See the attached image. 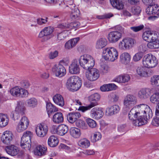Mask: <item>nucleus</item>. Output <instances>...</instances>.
Instances as JSON below:
<instances>
[{"label": "nucleus", "instance_id": "obj_59", "mask_svg": "<svg viewBox=\"0 0 159 159\" xmlns=\"http://www.w3.org/2000/svg\"><path fill=\"white\" fill-rule=\"evenodd\" d=\"M143 53L141 52H138L134 56L133 60L135 61H137L140 60L142 57Z\"/></svg>", "mask_w": 159, "mask_h": 159}, {"label": "nucleus", "instance_id": "obj_9", "mask_svg": "<svg viewBox=\"0 0 159 159\" xmlns=\"http://www.w3.org/2000/svg\"><path fill=\"white\" fill-rule=\"evenodd\" d=\"M54 30V28L51 26L45 27L39 33V38L41 39L42 42L47 41L51 38V35Z\"/></svg>", "mask_w": 159, "mask_h": 159}, {"label": "nucleus", "instance_id": "obj_26", "mask_svg": "<svg viewBox=\"0 0 159 159\" xmlns=\"http://www.w3.org/2000/svg\"><path fill=\"white\" fill-rule=\"evenodd\" d=\"M54 102L57 105L63 107L64 105V101L62 96L59 94H56L52 98Z\"/></svg>", "mask_w": 159, "mask_h": 159}, {"label": "nucleus", "instance_id": "obj_39", "mask_svg": "<svg viewBox=\"0 0 159 159\" xmlns=\"http://www.w3.org/2000/svg\"><path fill=\"white\" fill-rule=\"evenodd\" d=\"M46 109L48 114L58 111V108L51 103H48L47 104Z\"/></svg>", "mask_w": 159, "mask_h": 159}, {"label": "nucleus", "instance_id": "obj_17", "mask_svg": "<svg viewBox=\"0 0 159 159\" xmlns=\"http://www.w3.org/2000/svg\"><path fill=\"white\" fill-rule=\"evenodd\" d=\"M90 115L92 118L98 120L103 116L104 113L102 109L96 107L91 110Z\"/></svg>", "mask_w": 159, "mask_h": 159}, {"label": "nucleus", "instance_id": "obj_42", "mask_svg": "<svg viewBox=\"0 0 159 159\" xmlns=\"http://www.w3.org/2000/svg\"><path fill=\"white\" fill-rule=\"evenodd\" d=\"M151 30H148L144 32L142 34L143 39L147 42H149L151 41Z\"/></svg>", "mask_w": 159, "mask_h": 159}, {"label": "nucleus", "instance_id": "obj_40", "mask_svg": "<svg viewBox=\"0 0 159 159\" xmlns=\"http://www.w3.org/2000/svg\"><path fill=\"white\" fill-rule=\"evenodd\" d=\"M97 102H91L87 106H80L79 108V110L81 111L82 112H84L86 111L89 110L92 108L98 105Z\"/></svg>", "mask_w": 159, "mask_h": 159}, {"label": "nucleus", "instance_id": "obj_16", "mask_svg": "<svg viewBox=\"0 0 159 159\" xmlns=\"http://www.w3.org/2000/svg\"><path fill=\"white\" fill-rule=\"evenodd\" d=\"M148 7L146 9V13L148 15H155L159 12V6L155 4L153 1L149 4Z\"/></svg>", "mask_w": 159, "mask_h": 159}, {"label": "nucleus", "instance_id": "obj_35", "mask_svg": "<svg viewBox=\"0 0 159 159\" xmlns=\"http://www.w3.org/2000/svg\"><path fill=\"white\" fill-rule=\"evenodd\" d=\"M78 144L80 147L84 148H88L90 145V142L86 138L80 139L78 142Z\"/></svg>", "mask_w": 159, "mask_h": 159}, {"label": "nucleus", "instance_id": "obj_53", "mask_svg": "<svg viewBox=\"0 0 159 159\" xmlns=\"http://www.w3.org/2000/svg\"><path fill=\"white\" fill-rule=\"evenodd\" d=\"M151 41H155L159 38V33L156 31L151 30Z\"/></svg>", "mask_w": 159, "mask_h": 159}, {"label": "nucleus", "instance_id": "obj_52", "mask_svg": "<svg viewBox=\"0 0 159 159\" xmlns=\"http://www.w3.org/2000/svg\"><path fill=\"white\" fill-rule=\"evenodd\" d=\"M147 44L148 47L151 49L157 48H159V44H157L156 41H151Z\"/></svg>", "mask_w": 159, "mask_h": 159}, {"label": "nucleus", "instance_id": "obj_34", "mask_svg": "<svg viewBox=\"0 0 159 159\" xmlns=\"http://www.w3.org/2000/svg\"><path fill=\"white\" fill-rule=\"evenodd\" d=\"M69 132L70 135L74 138H79L81 134L80 130L76 127H71L70 129Z\"/></svg>", "mask_w": 159, "mask_h": 159}, {"label": "nucleus", "instance_id": "obj_1", "mask_svg": "<svg viewBox=\"0 0 159 159\" xmlns=\"http://www.w3.org/2000/svg\"><path fill=\"white\" fill-rule=\"evenodd\" d=\"M128 116L129 120L133 121V124L136 126H140L148 122L147 118L144 117V116L139 115L134 107L130 111Z\"/></svg>", "mask_w": 159, "mask_h": 159}, {"label": "nucleus", "instance_id": "obj_3", "mask_svg": "<svg viewBox=\"0 0 159 159\" xmlns=\"http://www.w3.org/2000/svg\"><path fill=\"white\" fill-rule=\"evenodd\" d=\"M79 61L80 66L85 70L93 67L95 64L94 58L92 56L88 54L81 56L79 58Z\"/></svg>", "mask_w": 159, "mask_h": 159}, {"label": "nucleus", "instance_id": "obj_12", "mask_svg": "<svg viewBox=\"0 0 159 159\" xmlns=\"http://www.w3.org/2000/svg\"><path fill=\"white\" fill-rule=\"evenodd\" d=\"M86 77L89 81H93L97 80L100 76L99 70L96 68H90L86 69Z\"/></svg>", "mask_w": 159, "mask_h": 159}, {"label": "nucleus", "instance_id": "obj_46", "mask_svg": "<svg viewBox=\"0 0 159 159\" xmlns=\"http://www.w3.org/2000/svg\"><path fill=\"white\" fill-rule=\"evenodd\" d=\"M25 107L23 105L21 102H19L16 107V108L15 110L16 111L20 113V115H23L24 114V111Z\"/></svg>", "mask_w": 159, "mask_h": 159}, {"label": "nucleus", "instance_id": "obj_28", "mask_svg": "<svg viewBox=\"0 0 159 159\" xmlns=\"http://www.w3.org/2000/svg\"><path fill=\"white\" fill-rule=\"evenodd\" d=\"M52 121L56 124L62 123L64 121V117L62 114L61 112L55 113L52 116Z\"/></svg>", "mask_w": 159, "mask_h": 159}, {"label": "nucleus", "instance_id": "obj_24", "mask_svg": "<svg viewBox=\"0 0 159 159\" xmlns=\"http://www.w3.org/2000/svg\"><path fill=\"white\" fill-rule=\"evenodd\" d=\"M80 116V114L79 112H70L67 115V118L70 123H73L75 122H76L77 119Z\"/></svg>", "mask_w": 159, "mask_h": 159}, {"label": "nucleus", "instance_id": "obj_63", "mask_svg": "<svg viewBox=\"0 0 159 159\" xmlns=\"http://www.w3.org/2000/svg\"><path fill=\"white\" fill-rule=\"evenodd\" d=\"M20 113L16 111V110L13 112L11 115V117L13 118L14 120H17L20 117Z\"/></svg>", "mask_w": 159, "mask_h": 159}, {"label": "nucleus", "instance_id": "obj_62", "mask_svg": "<svg viewBox=\"0 0 159 159\" xmlns=\"http://www.w3.org/2000/svg\"><path fill=\"white\" fill-rule=\"evenodd\" d=\"M58 52L57 50L53 52H51L49 55V58L51 59H53L58 56Z\"/></svg>", "mask_w": 159, "mask_h": 159}, {"label": "nucleus", "instance_id": "obj_2", "mask_svg": "<svg viewBox=\"0 0 159 159\" xmlns=\"http://www.w3.org/2000/svg\"><path fill=\"white\" fill-rule=\"evenodd\" d=\"M66 85L67 88L70 91H77L81 86V80L77 76H72L67 79Z\"/></svg>", "mask_w": 159, "mask_h": 159}, {"label": "nucleus", "instance_id": "obj_21", "mask_svg": "<svg viewBox=\"0 0 159 159\" xmlns=\"http://www.w3.org/2000/svg\"><path fill=\"white\" fill-rule=\"evenodd\" d=\"M47 148L43 145H39L36 146L34 150L35 155L42 156L44 155L47 152Z\"/></svg>", "mask_w": 159, "mask_h": 159}, {"label": "nucleus", "instance_id": "obj_18", "mask_svg": "<svg viewBox=\"0 0 159 159\" xmlns=\"http://www.w3.org/2000/svg\"><path fill=\"white\" fill-rule=\"evenodd\" d=\"M13 138V135L12 132L9 131H5L1 137V140L2 142L6 144L11 143Z\"/></svg>", "mask_w": 159, "mask_h": 159}, {"label": "nucleus", "instance_id": "obj_44", "mask_svg": "<svg viewBox=\"0 0 159 159\" xmlns=\"http://www.w3.org/2000/svg\"><path fill=\"white\" fill-rule=\"evenodd\" d=\"M112 2H113V3H112V2H110L113 7L118 10L121 9L123 8V4L121 2H119L118 0H115Z\"/></svg>", "mask_w": 159, "mask_h": 159}, {"label": "nucleus", "instance_id": "obj_29", "mask_svg": "<svg viewBox=\"0 0 159 159\" xmlns=\"http://www.w3.org/2000/svg\"><path fill=\"white\" fill-rule=\"evenodd\" d=\"M107 42L106 39L101 38L98 39L96 43L95 47L97 49L102 48L107 44Z\"/></svg>", "mask_w": 159, "mask_h": 159}, {"label": "nucleus", "instance_id": "obj_11", "mask_svg": "<svg viewBox=\"0 0 159 159\" xmlns=\"http://www.w3.org/2000/svg\"><path fill=\"white\" fill-rule=\"evenodd\" d=\"M136 41L134 39L125 38L119 42V47L121 50L129 49L133 47Z\"/></svg>", "mask_w": 159, "mask_h": 159}, {"label": "nucleus", "instance_id": "obj_6", "mask_svg": "<svg viewBox=\"0 0 159 159\" xmlns=\"http://www.w3.org/2000/svg\"><path fill=\"white\" fill-rule=\"evenodd\" d=\"M134 107L136 108V110L140 115H142V114H144V117L147 118V121L152 117V111L147 105L143 104H140L135 106Z\"/></svg>", "mask_w": 159, "mask_h": 159}, {"label": "nucleus", "instance_id": "obj_38", "mask_svg": "<svg viewBox=\"0 0 159 159\" xmlns=\"http://www.w3.org/2000/svg\"><path fill=\"white\" fill-rule=\"evenodd\" d=\"M26 104L30 107L34 108L38 104L37 100L34 98H31L26 100Z\"/></svg>", "mask_w": 159, "mask_h": 159}, {"label": "nucleus", "instance_id": "obj_43", "mask_svg": "<svg viewBox=\"0 0 159 159\" xmlns=\"http://www.w3.org/2000/svg\"><path fill=\"white\" fill-rule=\"evenodd\" d=\"M112 2H113V3H112V2H110L113 7L118 10L121 9L123 8V4L121 2H119L118 0H115Z\"/></svg>", "mask_w": 159, "mask_h": 159}, {"label": "nucleus", "instance_id": "obj_22", "mask_svg": "<svg viewBox=\"0 0 159 159\" xmlns=\"http://www.w3.org/2000/svg\"><path fill=\"white\" fill-rule=\"evenodd\" d=\"M120 110L118 105H115L107 108L106 110V115L107 116H111L118 113Z\"/></svg>", "mask_w": 159, "mask_h": 159}, {"label": "nucleus", "instance_id": "obj_27", "mask_svg": "<svg viewBox=\"0 0 159 159\" xmlns=\"http://www.w3.org/2000/svg\"><path fill=\"white\" fill-rule=\"evenodd\" d=\"M6 152L12 156H15L17 154L19 151L18 148L14 145H11L7 146L5 148Z\"/></svg>", "mask_w": 159, "mask_h": 159}, {"label": "nucleus", "instance_id": "obj_8", "mask_svg": "<svg viewBox=\"0 0 159 159\" xmlns=\"http://www.w3.org/2000/svg\"><path fill=\"white\" fill-rule=\"evenodd\" d=\"M116 28L118 31H113L110 32L107 36V39L111 43H115L117 42L122 37L124 28L121 26H117Z\"/></svg>", "mask_w": 159, "mask_h": 159}, {"label": "nucleus", "instance_id": "obj_51", "mask_svg": "<svg viewBox=\"0 0 159 159\" xmlns=\"http://www.w3.org/2000/svg\"><path fill=\"white\" fill-rule=\"evenodd\" d=\"M86 122L89 126L91 128H95L97 126L96 121L91 119L88 118L87 119Z\"/></svg>", "mask_w": 159, "mask_h": 159}, {"label": "nucleus", "instance_id": "obj_7", "mask_svg": "<svg viewBox=\"0 0 159 159\" xmlns=\"http://www.w3.org/2000/svg\"><path fill=\"white\" fill-rule=\"evenodd\" d=\"M33 136V133L30 131H27L24 132L20 142V146L22 148L30 149L31 147V139Z\"/></svg>", "mask_w": 159, "mask_h": 159}, {"label": "nucleus", "instance_id": "obj_25", "mask_svg": "<svg viewBox=\"0 0 159 159\" xmlns=\"http://www.w3.org/2000/svg\"><path fill=\"white\" fill-rule=\"evenodd\" d=\"M129 75L127 74H124L120 75L117 76L114 80L118 83H125L127 82L130 79Z\"/></svg>", "mask_w": 159, "mask_h": 159}, {"label": "nucleus", "instance_id": "obj_15", "mask_svg": "<svg viewBox=\"0 0 159 159\" xmlns=\"http://www.w3.org/2000/svg\"><path fill=\"white\" fill-rule=\"evenodd\" d=\"M52 71L56 76L61 77L66 74V70L64 66L59 64L57 66H54L52 68Z\"/></svg>", "mask_w": 159, "mask_h": 159}, {"label": "nucleus", "instance_id": "obj_54", "mask_svg": "<svg viewBox=\"0 0 159 159\" xmlns=\"http://www.w3.org/2000/svg\"><path fill=\"white\" fill-rule=\"evenodd\" d=\"M141 9L139 6H134L131 8V12L134 15H139L140 13Z\"/></svg>", "mask_w": 159, "mask_h": 159}, {"label": "nucleus", "instance_id": "obj_47", "mask_svg": "<svg viewBox=\"0 0 159 159\" xmlns=\"http://www.w3.org/2000/svg\"><path fill=\"white\" fill-rule=\"evenodd\" d=\"M75 125L77 127L83 129H86L87 128L85 122L83 120H77L75 122Z\"/></svg>", "mask_w": 159, "mask_h": 159}, {"label": "nucleus", "instance_id": "obj_48", "mask_svg": "<svg viewBox=\"0 0 159 159\" xmlns=\"http://www.w3.org/2000/svg\"><path fill=\"white\" fill-rule=\"evenodd\" d=\"M101 138V135L99 132H96L93 134V135L91 137V141L92 142H95Z\"/></svg>", "mask_w": 159, "mask_h": 159}, {"label": "nucleus", "instance_id": "obj_37", "mask_svg": "<svg viewBox=\"0 0 159 159\" xmlns=\"http://www.w3.org/2000/svg\"><path fill=\"white\" fill-rule=\"evenodd\" d=\"M59 143L57 138L53 135L50 136L48 140V144L51 147L56 146Z\"/></svg>", "mask_w": 159, "mask_h": 159}, {"label": "nucleus", "instance_id": "obj_30", "mask_svg": "<svg viewBox=\"0 0 159 159\" xmlns=\"http://www.w3.org/2000/svg\"><path fill=\"white\" fill-rule=\"evenodd\" d=\"M67 33V30H63L56 32V36L57 41L59 42L64 40L68 36Z\"/></svg>", "mask_w": 159, "mask_h": 159}, {"label": "nucleus", "instance_id": "obj_14", "mask_svg": "<svg viewBox=\"0 0 159 159\" xmlns=\"http://www.w3.org/2000/svg\"><path fill=\"white\" fill-rule=\"evenodd\" d=\"M48 131V126L46 124L43 123L38 124L35 128L36 134L39 137H44L47 134Z\"/></svg>", "mask_w": 159, "mask_h": 159}, {"label": "nucleus", "instance_id": "obj_19", "mask_svg": "<svg viewBox=\"0 0 159 159\" xmlns=\"http://www.w3.org/2000/svg\"><path fill=\"white\" fill-rule=\"evenodd\" d=\"M151 93V90L149 88L140 89L138 92V97L141 99H145L148 98Z\"/></svg>", "mask_w": 159, "mask_h": 159}, {"label": "nucleus", "instance_id": "obj_50", "mask_svg": "<svg viewBox=\"0 0 159 159\" xmlns=\"http://www.w3.org/2000/svg\"><path fill=\"white\" fill-rule=\"evenodd\" d=\"M151 82L152 85L159 86V75H154L151 78Z\"/></svg>", "mask_w": 159, "mask_h": 159}, {"label": "nucleus", "instance_id": "obj_5", "mask_svg": "<svg viewBox=\"0 0 159 159\" xmlns=\"http://www.w3.org/2000/svg\"><path fill=\"white\" fill-rule=\"evenodd\" d=\"M103 57L106 60L113 61L118 57V52L116 48L113 47L106 48L103 51Z\"/></svg>", "mask_w": 159, "mask_h": 159}, {"label": "nucleus", "instance_id": "obj_61", "mask_svg": "<svg viewBox=\"0 0 159 159\" xmlns=\"http://www.w3.org/2000/svg\"><path fill=\"white\" fill-rule=\"evenodd\" d=\"M48 18H46L45 19L42 18L38 19L36 20L37 24L39 25H42L46 24L47 22Z\"/></svg>", "mask_w": 159, "mask_h": 159}, {"label": "nucleus", "instance_id": "obj_23", "mask_svg": "<svg viewBox=\"0 0 159 159\" xmlns=\"http://www.w3.org/2000/svg\"><path fill=\"white\" fill-rule=\"evenodd\" d=\"M69 129L67 125L62 124L59 125L56 129L57 134L60 136H63L68 131Z\"/></svg>", "mask_w": 159, "mask_h": 159}, {"label": "nucleus", "instance_id": "obj_64", "mask_svg": "<svg viewBox=\"0 0 159 159\" xmlns=\"http://www.w3.org/2000/svg\"><path fill=\"white\" fill-rule=\"evenodd\" d=\"M152 124L155 127H158L159 126V118L156 117L154 118L152 120Z\"/></svg>", "mask_w": 159, "mask_h": 159}, {"label": "nucleus", "instance_id": "obj_45", "mask_svg": "<svg viewBox=\"0 0 159 159\" xmlns=\"http://www.w3.org/2000/svg\"><path fill=\"white\" fill-rule=\"evenodd\" d=\"M80 11L77 8H73L71 12L70 17L73 20L77 18L79 16Z\"/></svg>", "mask_w": 159, "mask_h": 159}, {"label": "nucleus", "instance_id": "obj_33", "mask_svg": "<svg viewBox=\"0 0 159 159\" xmlns=\"http://www.w3.org/2000/svg\"><path fill=\"white\" fill-rule=\"evenodd\" d=\"M117 87L114 84H109L103 85L100 87L101 90L103 92L109 91L116 89Z\"/></svg>", "mask_w": 159, "mask_h": 159}, {"label": "nucleus", "instance_id": "obj_20", "mask_svg": "<svg viewBox=\"0 0 159 159\" xmlns=\"http://www.w3.org/2000/svg\"><path fill=\"white\" fill-rule=\"evenodd\" d=\"M69 70L70 73L72 74H76L79 73L80 68L77 60L75 59L73 61L70 65Z\"/></svg>", "mask_w": 159, "mask_h": 159}, {"label": "nucleus", "instance_id": "obj_58", "mask_svg": "<svg viewBox=\"0 0 159 159\" xmlns=\"http://www.w3.org/2000/svg\"><path fill=\"white\" fill-rule=\"evenodd\" d=\"M61 147L62 148L67 151V152L68 153H70L71 152H74L76 150L73 147H72L71 148H70L64 144H62L61 145Z\"/></svg>", "mask_w": 159, "mask_h": 159}, {"label": "nucleus", "instance_id": "obj_36", "mask_svg": "<svg viewBox=\"0 0 159 159\" xmlns=\"http://www.w3.org/2000/svg\"><path fill=\"white\" fill-rule=\"evenodd\" d=\"M136 72L140 76L147 77L149 76L147 69L143 66L138 67L136 69Z\"/></svg>", "mask_w": 159, "mask_h": 159}, {"label": "nucleus", "instance_id": "obj_4", "mask_svg": "<svg viewBox=\"0 0 159 159\" xmlns=\"http://www.w3.org/2000/svg\"><path fill=\"white\" fill-rule=\"evenodd\" d=\"M142 63L144 67L148 68H152L157 66L158 60L156 57L152 54H148L143 57Z\"/></svg>", "mask_w": 159, "mask_h": 159}, {"label": "nucleus", "instance_id": "obj_60", "mask_svg": "<svg viewBox=\"0 0 159 159\" xmlns=\"http://www.w3.org/2000/svg\"><path fill=\"white\" fill-rule=\"evenodd\" d=\"M27 129L26 128L19 122L17 125L16 129L17 132H21L24 131Z\"/></svg>", "mask_w": 159, "mask_h": 159}, {"label": "nucleus", "instance_id": "obj_55", "mask_svg": "<svg viewBox=\"0 0 159 159\" xmlns=\"http://www.w3.org/2000/svg\"><path fill=\"white\" fill-rule=\"evenodd\" d=\"M150 101L152 103L157 104V105L159 103V97L156 96L155 95H153L150 97Z\"/></svg>", "mask_w": 159, "mask_h": 159}, {"label": "nucleus", "instance_id": "obj_32", "mask_svg": "<svg viewBox=\"0 0 159 159\" xmlns=\"http://www.w3.org/2000/svg\"><path fill=\"white\" fill-rule=\"evenodd\" d=\"M9 118L7 114L0 113V127H3L8 124Z\"/></svg>", "mask_w": 159, "mask_h": 159}, {"label": "nucleus", "instance_id": "obj_31", "mask_svg": "<svg viewBox=\"0 0 159 159\" xmlns=\"http://www.w3.org/2000/svg\"><path fill=\"white\" fill-rule=\"evenodd\" d=\"M79 40V38H76L71 39L67 41L65 44V48L66 49H70L74 47Z\"/></svg>", "mask_w": 159, "mask_h": 159}, {"label": "nucleus", "instance_id": "obj_10", "mask_svg": "<svg viewBox=\"0 0 159 159\" xmlns=\"http://www.w3.org/2000/svg\"><path fill=\"white\" fill-rule=\"evenodd\" d=\"M137 102L136 97L133 95L128 94L126 96L123 101L124 107V110L125 111H128Z\"/></svg>", "mask_w": 159, "mask_h": 159}, {"label": "nucleus", "instance_id": "obj_41", "mask_svg": "<svg viewBox=\"0 0 159 159\" xmlns=\"http://www.w3.org/2000/svg\"><path fill=\"white\" fill-rule=\"evenodd\" d=\"M120 59L122 62L127 64L130 59V56L128 53L124 52L120 55Z\"/></svg>", "mask_w": 159, "mask_h": 159}, {"label": "nucleus", "instance_id": "obj_13", "mask_svg": "<svg viewBox=\"0 0 159 159\" xmlns=\"http://www.w3.org/2000/svg\"><path fill=\"white\" fill-rule=\"evenodd\" d=\"M10 92L12 96L21 98L25 97L28 94V92L26 90L18 86L11 89Z\"/></svg>", "mask_w": 159, "mask_h": 159}, {"label": "nucleus", "instance_id": "obj_56", "mask_svg": "<svg viewBox=\"0 0 159 159\" xmlns=\"http://www.w3.org/2000/svg\"><path fill=\"white\" fill-rule=\"evenodd\" d=\"M100 98V95L98 93H95L91 95L89 97V99L93 101L94 102H97L96 101L99 100Z\"/></svg>", "mask_w": 159, "mask_h": 159}, {"label": "nucleus", "instance_id": "obj_49", "mask_svg": "<svg viewBox=\"0 0 159 159\" xmlns=\"http://www.w3.org/2000/svg\"><path fill=\"white\" fill-rule=\"evenodd\" d=\"M19 122L27 128L29 125V121L26 117L24 116L21 118Z\"/></svg>", "mask_w": 159, "mask_h": 159}, {"label": "nucleus", "instance_id": "obj_57", "mask_svg": "<svg viewBox=\"0 0 159 159\" xmlns=\"http://www.w3.org/2000/svg\"><path fill=\"white\" fill-rule=\"evenodd\" d=\"M144 28L143 25H141L138 26H134L130 27V29L134 32H137L142 30Z\"/></svg>", "mask_w": 159, "mask_h": 159}]
</instances>
